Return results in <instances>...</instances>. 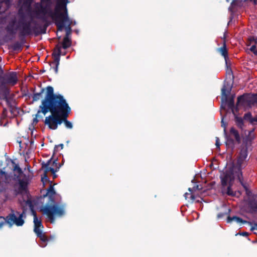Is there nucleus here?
<instances>
[{
  "label": "nucleus",
  "instance_id": "obj_1",
  "mask_svg": "<svg viewBox=\"0 0 257 257\" xmlns=\"http://www.w3.org/2000/svg\"><path fill=\"white\" fill-rule=\"evenodd\" d=\"M46 90V94L38 110V113L41 112L44 115L48 112L51 113L50 115L46 117L45 124L53 130H56L58 125L62 123L67 128H72V123L67 119L71 109L65 98L60 94L55 93L54 88L51 86H48Z\"/></svg>",
  "mask_w": 257,
  "mask_h": 257
},
{
  "label": "nucleus",
  "instance_id": "obj_2",
  "mask_svg": "<svg viewBox=\"0 0 257 257\" xmlns=\"http://www.w3.org/2000/svg\"><path fill=\"white\" fill-rule=\"evenodd\" d=\"M35 0H18L19 4H22V7L30 9ZM51 0H40L35 2V12L37 14H42L46 18L50 17L54 22L58 31H62L64 23L69 21L66 4L64 0H59L53 12L51 9Z\"/></svg>",
  "mask_w": 257,
  "mask_h": 257
},
{
  "label": "nucleus",
  "instance_id": "obj_3",
  "mask_svg": "<svg viewBox=\"0 0 257 257\" xmlns=\"http://www.w3.org/2000/svg\"><path fill=\"white\" fill-rule=\"evenodd\" d=\"M18 4L21 5V8L18 12L20 18L16 25L15 30L19 31L18 36L20 40L22 41H24L26 36L32 35L33 34L35 36L46 34L47 28L51 24V21H49L47 18L44 17L42 14H37L35 12V6H33V9L32 11L33 14L36 19L41 20L44 24L43 25H37L36 22H34L33 23L35 26L31 27V23L26 22L25 21V15L24 13L21 12V9H24V8L22 7V4H19L18 2ZM25 9L26 8H24V9ZM26 9L28 10L31 9V8L30 9Z\"/></svg>",
  "mask_w": 257,
  "mask_h": 257
},
{
  "label": "nucleus",
  "instance_id": "obj_4",
  "mask_svg": "<svg viewBox=\"0 0 257 257\" xmlns=\"http://www.w3.org/2000/svg\"><path fill=\"white\" fill-rule=\"evenodd\" d=\"M18 81L17 73L12 71L3 74L0 77V99L9 102L10 86L15 85Z\"/></svg>",
  "mask_w": 257,
  "mask_h": 257
},
{
  "label": "nucleus",
  "instance_id": "obj_5",
  "mask_svg": "<svg viewBox=\"0 0 257 257\" xmlns=\"http://www.w3.org/2000/svg\"><path fill=\"white\" fill-rule=\"evenodd\" d=\"M65 204L46 205L43 208V212L47 215L50 222L53 223L55 217H61L65 215Z\"/></svg>",
  "mask_w": 257,
  "mask_h": 257
},
{
  "label": "nucleus",
  "instance_id": "obj_6",
  "mask_svg": "<svg viewBox=\"0 0 257 257\" xmlns=\"http://www.w3.org/2000/svg\"><path fill=\"white\" fill-rule=\"evenodd\" d=\"M24 213V212L20 213L18 211H16L15 213L14 210H12L11 213L6 218L0 216V228L6 223H7L10 227H11L14 224L18 226H22L25 222L23 219Z\"/></svg>",
  "mask_w": 257,
  "mask_h": 257
},
{
  "label": "nucleus",
  "instance_id": "obj_7",
  "mask_svg": "<svg viewBox=\"0 0 257 257\" xmlns=\"http://www.w3.org/2000/svg\"><path fill=\"white\" fill-rule=\"evenodd\" d=\"M224 85L221 89V101L222 105L221 108L225 109V106H223V104H227L229 109H231L232 113L235 115L234 112V98L235 97L234 95H232L229 98L228 97V94L230 93L231 91L232 87L230 86L228 84Z\"/></svg>",
  "mask_w": 257,
  "mask_h": 257
},
{
  "label": "nucleus",
  "instance_id": "obj_8",
  "mask_svg": "<svg viewBox=\"0 0 257 257\" xmlns=\"http://www.w3.org/2000/svg\"><path fill=\"white\" fill-rule=\"evenodd\" d=\"M224 137L226 147L231 150L234 149L236 144L239 145L241 143V137L234 127H231L229 133H226Z\"/></svg>",
  "mask_w": 257,
  "mask_h": 257
},
{
  "label": "nucleus",
  "instance_id": "obj_9",
  "mask_svg": "<svg viewBox=\"0 0 257 257\" xmlns=\"http://www.w3.org/2000/svg\"><path fill=\"white\" fill-rule=\"evenodd\" d=\"M61 46L59 45H57L55 46L52 53L54 61L49 63L50 69H53L55 74H57L58 72V66L60 64V56L61 54Z\"/></svg>",
  "mask_w": 257,
  "mask_h": 257
},
{
  "label": "nucleus",
  "instance_id": "obj_10",
  "mask_svg": "<svg viewBox=\"0 0 257 257\" xmlns=\"http://www.w3.org/2000/svg\"><path fill=\"white\" fill-rule=\"evenodd\" d=\"M248 156L247 148L245 146L241 148L237 159L236 166L245 167L247 165L246 159Z\"/></svg>",
  "mask_w": 257,
  "mask_h": 257
},
{
  "label": "nucleus",
  "instance_id": "obj_11",
  "mask_svg": "<svg viewBox=\"0 0 257 257\" xmlns=\"http://www.w3.org/2000/svg\"><path fill=\"white\" fill-rule=\"evenodd\" d=\"M9 176L5 171H0V193L5 191L7 184L9 183Z\"/></svg>",
  "mask_w": 257,
  "mask_h": 257
},
{
  "label": "nucleus",
  "instance_id": "obj_12",
  "mask_svg": "<svg viewBox=\"0 0 257 257\" xmlns=\"http://www.w3.org/2000/svg\"><path fill=\"white\" fill-rule=\"evenodd\" d=\"M52 159L53 158L51 157V158H50L46 163L43 162L41 163L42 168L44 169V174L47 175V173L49 172H51L52 174H54V173L57 172L61 167V164H58V167H57L56 169L49 167Z\"/></svg>",
  "mask_w": 257,
  "mask_h": 257
},
{
  "label": "nucleus",
  "instance_id": "obj_13",
  "mask_svg": "<svg viewBox=\"0 0 257 257\" xmlns=\"http://www.w3.org/2000/svg\"><path fill=\"white\" fill-rule=\"evenodd\" d=\"M37 237H39L41 240L40 245L42 247H45L49 241L54 240L55 238L54 236H50L49 237H48L45 234V233L43 232L38 235Z\"/></svg>",
  "mask_w": 257,
  "mask_h": 257
},
{
  "label": "nucleus",
  "instance_id": "obj_14",
  "mask_svg": "<svg viewBox=\"0 0 257 257\" xmlns=\"http://www.w3.org/2000/svg\"><path fill=\"white\" fill-rule=\"evenodd\" d=\"M220 179L223 187L226 186L228 183L229 184L233 180L232 174L227 172L220 176Z\"/></svg>",
  "mask_w": 257,
  "mask_h": 257
},
{
  "label": "nucleus",
  "instance_id": "obj_15",
  "mask_svg": "<svg viewBox=\"0 0 257 257\" xmlns=\"http://www.w3.org/2000/svg\"><path fill=\"white\" fill-rule=\"evenodd\" d=\"M19 180V187L18 189H15L17 194H23L27 191L28 183L20 178L18 179Z\"/></svg>",
  "mask_w": 257,
  "mask_h": 257
},
{
  "label": "nucleus",
  "instance_id": "obj_16",
  "mask_svg": "<svg viewBox=\"0 0 257 257\" xmlns=\"http://www.w3.org/2000/svg\"><path fill=\"white\" fill-rule=\"evenodd\" d=\"M226 221L228 223H231L233 221H235L237 223H241L242 224L247 223L248 222L247 221L244 220L241 218L237 216L231 217L229 215L227 217Z\"/></svg>",
  "mask_w": 257,
  "mask_h": 257
},
{
  "label": "nucleus",
  "instance_id": "obj_17",
  "mask_svg": "<svg viewBox=\"0 0 257 257\" xmlns=\"http://www.w3.org/2000/svg\"><path fill=\"white\" fill-rule=\"evenodd\" d=\"M249 95L247 93L243 94L242 95H240L237 97V104L239 103L246 102H253L252 98L250 99L249 97Z\"/></svg>",
  "mask_w": 257,
  "mask_h": 257
},
{
  "label": "nucleus",
  "instance_id": "obj_18",
  "mask_svg": "<svg viewBox=\"0 0 257 257\" xmlns=\"http://www.w3.org/2000/svg\"><path fill=\"white\" fill-rule=\"evenodd\" d=\"M56 194V192L54 190L53 186L51 184L49 187L47 189V193L44 195V197L48 196L50 200L52 202H54V195Z\"/></svg>",
  "mask_w": 257,
  "mask_h": 257
},
{
  "label": "nucleus",
  "instance_id": "obj_19",
  "mask_svg": "<svg viewBox=\"0 0 257 257\" xmlns=\"http://www.w3.org/2000/svg\"><path fill=\"white\" fill-rule=\"evenodd\" d=\"M21 42L17 41L11 46V48L14 51H21L23 49V44L25 42V40Z\"/></svg>",
  "mask_w": 257,
  "mask_h": 257
},
{
  "label": "nucleus",
  "instance_id": "obj_20",
  "mask_svg": "<svg viewBox=\"0 0 257 257\" xmlns=\"http://www.w3.org/2000/svg\"><path fill=\"white\" fill-rule=\"evenodd\" d=\"M218 51L221 53L222 56L224 57L226 63H227V59H228V51L225 41L223 43V46L219 48Z\"/></svg>",
  "mask_w": 257,
  "mask_h": 257
},
{
  "label": "nucleus",
  "instance_id": "obj_21",
  "mask_svg": "<svg viewBox=\"0 0 257 257\" xmlns=\"http://www.w3.org/2000/svg\"><path fill=\"white\" fill-rule=\"evenodd\" d=\"M48 86H47L45 88H41L40 90V91L39 92L34 93V94L32 96L33 101H37L39 100V99H40L41 98H42L43 93H44L45 90H46L47 91L46 88ZM46 92H47V91L46 92Z\"/></svg>",
  "mask_w": 257,
  "mask_h": 257
},
{
  "label": "nucleus",
  "instance_id": "obj_22",
  "mask_svg": "<svg viewBox=\"0 0 257 257\" xmlns=\"http://www.w3.org/2000/svg\"><path fill=\"white\" fill-rule=\"evenodd\" d=\"M72 24V21L70 20L69 18L68 21H66L64 23V27H65L66 30V35L65 37H69V36L71 34V25Z\"/></svg>",
  "mask_w": 257,
  "mask_h": 257
},
{
  "label": "nucleus",
  "instance_id": "obj_23",
  "mask_svg": "<svg viewBox=\"0 0 257 257\" xmlns=\"http://www.w3.org/2000/svg\"><path fill=\"white\" fill-rule=\"evenodd\" d=\"M16 23V20H13L11 21L8 25L6 27V31L11 34H14L15 33L14 27Z\"/></svg>",
  "mask_w": 257,
  "mask_h": 257
},
{
  "label": "nucleus",
  "instance_id": "obj_24",
  "mask_svg": "<svg viewBox=\"0 0 257 257\" xmlns=\"http://www.w3.org/2000/svg\"><path fill=\"white\" fill-rule=\"evenodd\" d=\"M71 39L69 37L65 36L62 43V47L63 49H66L71 46Z\"/></svg>",
  "mask_w": 257,
  "mask_h": 257
},
{
  "label": "nucleus",
  "instance_id": "obj_25",
  "mask_svg": "<svg viewBox=\"0 0 257 257\" xmlns=\"http://www.w3.org/2000/svg\"><path fill=\"white\" fill-rule=\"evenodd\" d=\"M245 167L237 166V171L236 172L237 179L239 183L243 182L242 169Z\"/></svg>",
  "mask_w": 257,
  "mask_h": 257
},
{
  "label": "nucleus",
  "instance_id": "obj_26",
  "mask_svg": "<svg viewBox=\"0 0 257 257\" xmlns=\"http://www.w3.org/2000/svg\"><path fill=\"white\" fill-rule=\"evenodd\" d=\"M248 206L252 213L257 212V202L255 200H251L248 202Z\"/></svg>",
  "mask_w": 257,
  "mask_h": 257
},
{
  "label": "nucleus",
  "instance_id": "obj_27",
  "mask_svg": "<svg viewBox=\"0 0 257 257\" xmlns=\"http://www.w3.org/2000/svg\"><path fill=\"white\" fill-rule=\"evenodd\" d=\"M33 214L34 215V227H43L41 221L39 220L37 216L36 212L33 211Z\"/></svg>",
  "mask_w": 257,
  "mask_h": 257
},
{
  "label": "nucleus",
  "instance_id": "obj_28",
  "mask_svg": "<svg viewBox=\"0 0 257 257\" xmlns=\"http://www.w3.org/2000/svg\"><path fill=\"white\" fill-rule=\"evenodd\" d=\"M235 115V121L238 128L242 129L244 126L243 119L241 117Z\"/></svg>",
  "mask_w": 257,
  "mask_h": 257
},
{
  "label": "nucleus",
  "instance_id": "obj_29",
  "mask_svg": "<svg viewBox=\"0 0 257 257\" xmlns=\"http://www.w3.org/2000/svg\"><path fill=\"white\" fill-rule=\"evenodd\" d=\"M12 163L14 165V166H13V167H14V168H13L14 171L16 172L17 173H18L19 175H22V174L23 173V171H22V169H21V168L19 167V166L18 164H16L14 162V161H12Z\"/></svg>",
  "mask_w": 257,
  "mask_h": 257
},
{
  "label": "nucleus",
  "instance_id": "obj_30",
  "mask_svg": "<svg viewBox=\"0 0 257 257\" xmlns=\"http://www.w3.org/2000/svg\"><path fill=\"white\" fill-rule=\"evenodd\" d=\"M231 183H229L227 188V194L229 196H234L235 195V193L231 189Z\"/></svg>",
  "mask_w": 257,
  "mask_h": 257
},
{
  "label": "nucleus",
  "instance_id": "obj_31",
  "mask_svg": "<svg viewBox=\"0 0 257 257\" xmlns=\"http://www.w3.org/2000/svg\"><path fill=\"white\" fill-rule=\"evenodd\" d=\"M251 119H252V115L250 112H248L244 114L243 119H244L245 120H247V121H249V122L250 123V121L251 120Z\"/></svg>",
  "mask_w": 257,
  "mask_h": 257
},
{
  "label": "nucleus",
  "instance_id": "obj_32",
  "mask_svg": "<svg viewBox=\"0 0 257 257\" xmlns=\"http://www.w3.org/2000/svg\"><path fill=\"white\" fill-rule=\"evenodd\" d=\"M25 142L23 143V146L24 147V149L26 150L27 148H29L30 146V140L28 138H24Z\"/></svg>",
  "mask_w": 257,
  "mask_h": 257
},
{
  "label": "nucleus",
  "instance_id": "obj_33",
  "mask_svg": "<svg viewBox=\"0 0 257 257\" xmlns=\"http://www.w3.org/2000/svg\"><path fill=\"white\" fill-rule=\"evenodd\" d=\"M231 212V209H228V211L227 212H225V213H219L217 214V218L218 219H220V218H222L224 216L226 215H229L230 214Z\"/></svg>",
  "mask_w": 257,
  "mask_h": 257
},
{
  "label": "nucleus",
  "instance_id": "obj_34",
  "mask_svg": "<svg viewBox=\"0 0 257 257\" xmlns=\"http://www.w3.org/2000/svg\"><path fill=\"white\" fill-rule=\"evenodd\" d=\"M43 228V227H34V231L36 234L37 236L43 233L42 230Z\"/></svg>",
  "mask_w": 257,
  "mask_h": 257
},
{
  "label": "nucleus",
  "instance_id": "obj_35",
  "mask_svg": "<svg viewBox=\"0 0 257 257\" xmlns=\"http://www.w3.org/2000/svg\"><path fill=\"white\" fill-rule=\"evenodd\" d=\"M250 51L252 52L254 55H257V49L256 47V45H252L250 49Z\"/></svg>",
  "mask_w": 257,
  "mask_h": 257
},
{
  "label": "nucleus",
  "instance_id": "obj_36",
  "mask_svg": "<svg viewBox=\"0 0 257 257\" xmlns=\"http://www.w3.org/2000/svg\"><path fill=\"white\" fill-rule=\"evenodd\" d=\"M63 147H64V145L63 144H60L59 145H56L54 148V149L53 155L55 154V152L58 151V149L59 148H60V149L62 150V149H63Z\"/></svg>",
  "mask_w": 257,
  "mask_h": 257
},
{
  "label": "nucleus",
  "instance_id": "obj_37",
  "mask_svg": "<svg viewBox=\"0 0 257 257\" xmlns=\"http://www.w3.org/2000/svg\"><path fill=\"white\" fill-rule=\"evenodd\" d=\"M41 181L42 182H43L44 184L47 182L50 181L47 176V175L45 174H44L43 176L41 177Z\"/></svg>",
  "mask_w": 257,
  "mask_h": 257
},
{
  "label": "nucleus",
  "instance_id": "obj_38",
  "mask_svg": "<svg viewBox=\"0 0 257 257\" xmlns=\"http://www.w3.org/2000/svg\"><path fill=\"white\" fill-rule=\"evenodd\" d=\"M17 142L19 144L20 150H24V147L23 146V143H22L23 141L22 140H21L20 138H18L17 139Z\"/></svg>",
  "mask_w": 257,
  "mask_h": 257
},
{
  "label": "nucleus",
  "instance_id": "obj_39",
  "mask_svg": "<svg viewBox=\"0 0 257 257\" xmlns=\"http://www.w3.org/2000/svg\"><path fill=\"white\" fill-rule=\"evenodd\" d=\"M35 147L34 141L33 139H31V141H30V146L29 148L28 149V151H30L31 149H33Z\"/></svg>",
  "mask_w": 257,
  "mask_h": 257
},
{
  "label": "nucleus",
  "instance_id": "obj_40",
  "mask_svg": "<svg viewBox=\"0 0 257 257\" xmlns=\"http://www.w3.org/2000/svg\"><path fill=\"white\" fill-rule=\"evenodd\" d=\"M226 125H227L224 122L223 119L222 118L221 120V126L224 128L223 132H224V135L227 133L226 128Z\"/></svg>",
  "mask_w": 257,
  "mask_h": 257
},
{
  "label": "nucleus",
  "instance_id": "obj_41",
  "mask_svg": "<svg viewBox=\"0 0 257 257\" xmlns=\"http://www.w3.org/2000/svg\"><path fill=\"white\" fill-rule=\"evenodd\" d=\"M240 3L239 0H233L231 3V6L232 7H234L238 5Z\"/></svg>",
  "mask_w": 257,
  "mask_h": 257
},
{
  "label": "nucleus",
  "instance_id": "obj_42",
  "mask_svg": "<svg viewBox=\"0 0 257 257\" xmlns=\"http://www.w3.org/2000/svg\"><path fill=\"white\" fill-rule=\"evenodd\" d=\"M249 40L250 43L253 42L254 43V45H256L257 44V38H254L253 37H250L249 38Z\"/></svg>",
  "mask_w": 257,
  "mask_h": 257
},
{
  "label": "nucleus",
  "instance_id": "obj_43",
  "mask_svg": "<svg viewBox=\"0 0 257 257\" xmlns=\"http://www.w3.org/2000/svg\"><path fill=\"white\" fill-rule=\"evenodd\" d=\"M40 113H38V111L37 112V113L36 114V117L35 118H33V123H37L39 121L38 119H37V117L38 116V115Z\"/></svg>",
  "mask_w": 257,
  "mask_h": 257
},
{
  "label": "nucleus",
  "instance_id": "obj_44",
  "mask_svg": "<svg viewBox=\"0 0 257 257\" xmlns=\"http://www.w3.org/2000/svg\"><path fill=\"white\" fill-rule=\"evenodd\" d=\"M215 145L216 146L217 148L219 149L220 148L219 139L218 137H216Z\"/></svg>",
  "mask_w": 257,
  "mask_h": 257
},
{
  "label": "nucleus",
  "instance_id": "obj_45",
  "mask_svg": "<svg viewBox=\"0 0 257 257\" xmlns=\"http://www.w3.org/2000/svg\"><path fill=\"white\" fill-rule=\"evenodd\" d=\"M252 100L253 102L257 103V94L252 95Z\"/></svg>",
  "mask_w": 257,
  "mask_h": 257
},
{
  "label": "nucleus",
  "instance_id": "obj_46",
  "mask_svg": "<svg viewBox=\"0 0 257 257\" xmlns=\"http://www.w3.org/2000/svg\"><path fill=\"white\" fill-rule=\"evenodd\" d=\"M254 122H257V115L254 117H252L251 120L250 121V123L253 124Z\"/></svg>",
  "mask_w": 257,
  "mask_h": 257
},
{
  "label": "nucleus",
  "instance_id": "obj_47",
  "mask_svg": "<svg viewBox=\"0 0 257 257\" xmlns=\"http://www.w3.org/2000/svg\"><path fill=\"white\" fill-rule=\"evenodd\" d=\"M240 184L242 185V186L243 187V188L246 190L247 191L248 188H247V187L246 186V185L243 182H241V183H240Z\"/></svg>",
  "mask_w": 257,
  "mask_h": 257
},
{
  "label": "nucleus",
  "instance_id": "obj_48",
  "mask_svg": "<svg viewBox=\"0 0 257 257\" xmlns=\"http://www.w3.org/2000/svg\"><path fill=\"white\" fill-rule=\"evenodd\" d=\"M5 3L7 6L10 5V0H4L3 1L1 2V3Z\"/></svg>",
  "mask_w": 257,
  "mask_h": 257
},
{
  "label": "nucleus",
  "instance_id": "obj_49",
  "mask_svg": "<svg viewBox=\"0 0 257 257\" xmlns=\"http://www.w3.org/2000/svg\"><path fill=\"white\" fill-rule=\"evenodd\" d=\"M4 74V71L2 69V66L0 65V77Z\"/></svg>",
  "mask_w": 257,
  "mask_h": 257
},
{
  "label": "nucleus",
  "instance_id": "obj_50",
  "mask_svg": "<svg viewBox=\"0 0 257 257\" xmlns=\"http://www.w3.org/2000/svg\"><path fill=\"white\" fill-rule=\"evenodd\" d=\"M240 234L244 236H247L248 235V233L247 232H242L240 233Z\"/></svg>",
  "mask_w": 257,
  "mask_h": 257
},
{
  "label": "nucleus",
  "instance_id": "obj_51",
  "mask_svg": "<svg viewBox=\"0 0 257 257\" xmlns=\"http://www.w3.org/2000/svg\"><path fill=\"white\" fill-rule=\"evenodd\" d=\"M190 198H191V200H192V202H193L195 199V197L194 195L190 194Z\"/></svg>",
  "mask_w": 257,
  "mask_h": 257
},
{
  "label": "nucleus",
  "instance_id": "obj_52",
  "mask_svg": "<svg viewBox=\"0 0 257 257\" xmlns=\"http://www.w3.org/2000/svg\"><path fill=\"white\" fill-rule=\"evenodd\" d=\"M57 159H55V160L53 161V165H55L56 166V168L58 167V166H57L58 164H57Z\"/></svg>",
  "mask_w": 257,
  "mask_h": 257
},
{
  "label": "nucleus",
  "instance_id": "obj_53",
  "mask_svg": "<svg viewBox=\"0 0 257 257\" xmlns=\"http://www.w3.org/2000/svg\"><path fill=\"white\" fill-rule=\"evenodd\" d=\"M193 189L194 190H200L201 188H199V185H196L195 186H194Z\"/></svg>",
  "mask_w": 257,
  "mask_h": 257
},
{
  "label": "nucleus",
  "instance_id": "obj_54",
  "mask_svg": "<svg viewBox=\"0 0 257 257\" xmlns=\"http://www.w3.org/2000/svg\"><path fill=\"white\" fill-rule=\"evenodd\" d=\"M184 196L185 199H187L188 198V196H190V193H185L184 194Z\"/></svg>",
  "mask_w": 257,
  "mask_h": 257
},
{
  "label": "nucleus",
  "instance_id": "obj_55",
  "mask_svg": "<svg viewBox=\"0 0 257 257\" xmlns=\"http://www.w3.org/2000/svg\"><path fill=\"white\" fill-rule=\"evenodd\" d=\"M27 204H28L30 207L32 206V201L30 200H27Z\"/></svg>",
  "mask_w": 257,
  "mask_h": 257
},
{
  "label": "nucleus",
  "instance_id": "obj_56",
  "mask_svg": "<svg viewBox=\"0 0 257 257\" xmlns=\"http://www.w3.org/2000/svg\"><path fill=\"white\" fill-rule=\"evenodd\" d=\"M53 174V179H55L56 178H57V175L55 174V173H54V174Z\"/></svg>",
  "mask_w": 257,
  "mask_h": 257
},
{
  "label": "nucleus",
  "instance_id": "obj_57",
  "mask_svg": "<svg viewBox=\"0 0 257 257\" xmlns=\"http://www.w3.org/2000/svg\"><path fill=\"white\" fill-rule=\"evenodd\" d=\"M7 109L6 108H4L3 109V113L4 114L5 113L7 112Z\"/></svg>",
  "mask_w": 257,
  "mask_h": 257
},
{
  "label": "nucleus",
  "instance_id": "obj_58",
  "mask_svg": "<svg viewBox=\"0 0 257 257\" xmlns=\"http://www.w3.org/2000/svg\"><path fill=\"white\" fill-rule=\"evenodd\" d=\"M193 189H191V188H188V190H189L190 192H192V190H193Z\"/></svg>",
  "mask_w": 257,
  "mask_h": 257
},
{
  "label": "nucleus",
  "instance_id": "obj_59",
  "mask_svg": "<svg viewBox=\"0 0 257 257\" xmlns=\"http://www.w3.org/2000/svg\"><path fill=\"white\" fill-rule=\"evenodd\" d=\"M2 163H1V162H0V166L2 165Z\"/></svg>",
  "mask_w": 257,
  "mask_h": 257
},
{
  "label": "nucleus",
  "instance_id": "obj_60",
  "mask_svg": "<svg viewBox=\"0 0 257 257\" xmlns=\"http://www.w3.org/2000/svg\"><path fill=\"white\" fill-rule=\"evenodd\" d=\"M229 0H226V1H227V2H229Z\"/></svg>",
  "mask_w": 257,
  "mask_h": 257
}]
</instances>
